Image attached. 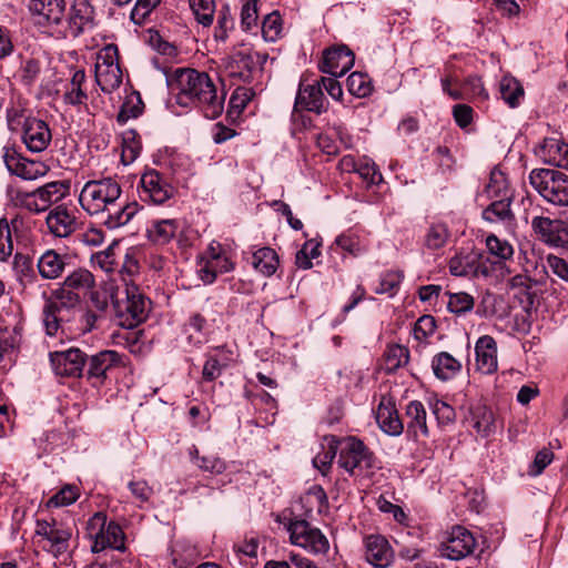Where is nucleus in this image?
Returning <instances> with one entry per match:
<instances>
[{"instance_id": "31", "label": "nucleus", "mask_w": 568, "mask_h": 568, "mask_svg": "<svg viewBox=\"0 0 568 568\" xmlns=\"http://www.w3.org/2000/svg\"><path fill=\"white\" fill-rule=\"evenodd\" d=\"M449 271L455 276H487L488 268L480 265L475 255H456L449 261Z\"/></svg>"}, {"instance_id": "29", "label": "nucleus", "mask_w": 568, "mask_h": 568, "mask_svg": "<svg viewBox=\"0 0 568 568\" xmlns=\"http://www.w3.org/2000/svg\"><path fill=\"white\" fill-rule=\"evenodd\" d=\"M376 422L381 429L390 436H399L404 430V425L398 416L394 403L383 398L376 409Z\"/></svg>"}, {"instance_id": "60", "label": "nucleus", "mask_w": 568, "mask_h": 568, "mask_svg": "<svg viewBox=\"0 0 568 568\" xmlns=\"http://www.w3.org/2000/svg\"><path fill=\"white\" fill-rule=\"evenodd\" d=\"M486 246L490 254L501 260H509L514 254L513 246L506 240H500L494 234L487 236Z\"/></svg>"}, {"instance_id": "28", "label": "nucleus", "mask_w": 568, "mask_h": 568, "mask_svg": "<svg viewBox=\"0 0 568 568\" xmlns=\"http://www.w3.org/2000/svg\"><path fill=\"white\" fill-rule=\"evenodd\" d=\"M139 211L136 202L116 201L105 209L102 215V223L109 229L114 230L126 225Z\"/></svg>"}, {"instance_id": "13", "label": "nucleus", "mask_w": 568, "mask_h": 568, "mask_svg": "<svg viewBox=\"0 0 568 568\" xmlns=\"http://www.w3.org/2000/svg\"><path fill=\"white\" fill-rule=\"evenodd\" d=\"M87 353L70 347L50 353V363L55 375L63 377H83Z\"/></svg>"}, {"instance_id": "54", "label": "nucleus", "mask_w": 568, "mask_h": 568, "mask_svg": "<svg viewBox=\"0 0 568 568\" xmlns=\"http://www.w3.org/2000/svg\"><path fill=\"white\" fill-rule=\"evenodd\" d=\"M541 266L547 274L551 272L554 275L568 283V262L566 260L554 254H548L541 260Z\"/></svg>"}, {"instance_id": "46", "label": "nucleus", "mask_w": 568, "mask_h": 568, "mask_svg": "<svg viewBox=\"0 0 568 568\" xmlns=\"http://www.w3.org/2000/svg\"><path fill=\"white\" fill-rule=\"evenodd\" d=\"M325 440L327 443V448L324 452L318 453L313 458L314 467L317 468L323 475H327L334 458L336 457L337 453L339 454V439L336 436H326Z\"/></svg>"}, {"instance_id": "6", "label": "nucleus", "mask_w": 568, "mask_h": 568, "mask_svg": "<svg viewBox=\"0 0 568 568\" xmlns=\"http://www.w3.org/2000/svg\"><path fill=\"white\" fill-rule=\"evenodd\" d=\"M113 305L118 325L133 328L146 320L151 302L132 285L125 287L124 297L118 296Z\"/></svg>"}, {"instance_id": "33", "label": "nucleus", "mask_w": 568, "mask_h": 568, "mask_svg": "<svg viewBox=\"0 0 568 568\" xmlns=\"http://www.w3.org/2000/svg\"><path fill=\"white\" fill-rule=\"evenodd\" d=\"M88 536L92 540V552H101L109 548L110 541L106 535V517L102 513L94 514L88 521Z\"/></svg>"}, {"instance_id": "25", "label": "nucleus", "mask_w": 568, "mask_h": 568, "mask_svg": "<svg viewBox=\"0 0 568 568\" xmlns=\"http://www.w3.org/2000/svg\"><path fill=\"white\" fill-rule=\"evenodd\" d=\"M476 368L483 374H493L498 368L497 345L489 335L480 336L475 344Z\"/></svg>"}, {"instance_id": "32", "label": "nucleus", "mask_w": 568, "mask_h": 568, "mask_svg": "<svg viewBox=\"0 0 568 568\" xmlns=\"http://www.w3.org/2000/svg\"><path fill=\"white\" fill-rule=\"evenodd\" d=\"M426 409L422 402L412 400L406 406L407 433L417 438L419 435L427 437L429 432L426 424Z\"/></svg>"}, {"instance_id": "16", "label": "nucleus", "mask_w": 568, "mask_h": 568, "mask_svg": "<svg viewBox=\"0 0 568 568\" xmlns=\"http://www.w3.org/2000/svg\"><path fill=\"white\" fill-rule=\"evenodd\" d=\"M233 267L234 264L226 254L210 245L205 252V258L200 261L196 272L204 284H212L217 274L227 273Z\"/></svg>"}, {"instance_id": "5", "label": "nucleus", "mask_w": 568, "mask_h": 568, "mask_svg": "<svg viewBox=\"0 0 568 568\" xmlns=\"http://www.w3.org/2000/svg\"><path fill=\"white\" fill-rule=\"evenodd\" d=\"M532 189L548 203L568 206V175L556 169L539 168L529 173Z\"/></svg>"}, {"instance_id": "7", "label": "nucleus", "mask_w": 568, "mask_h": 568, "mask_svg": "<svg viewBox=\"0 0 568 568\" xmlns=\"http://www.w3.org/2000/svg\"><path fill=\"white\" fill-rule=\"evenodd\" d=\"M287 530L291 542L305 549L307 552L320 556L329 550L327 537L317 527L312 526L305 519L291 520Z\"/></svg>"}, {"instance_id": "30", "label": "nucleus", "mask_w": 568, "mask_h": 568, "mask_svg": "<svg viewBox=\"0 0 568 568\" xmlns=\"http://www.w3.org/2000/svg\"><path fill=\"white\" fill-rule=\"evenodd\" d=\"M232 353L223 347H217L206 355V361L202 371V378L205 382H213L222 375V372L229 367Z\"/></svg>"}, {"instance_id": "18", "label": "nucleus", "mask_w": 568, "mask_h": 568, "mask_svg": "<svg viewBox=\"0 0 568 568\" xmlns=\"http://www.w3.org/2000/svg\"><path fill=\"white\" fill-rule=\"evenodd\" d=\"M29 11L36 24L42 27L59 26L64 17V0H29Z\"/></svg>"}, {"instance_id": "57", "label": "nucleus", "mask_w": 568, "mask_h": 568, "mask_svg": "<svg viewBox=\"0 0 568 568\" xmlns=\"http://www.w3.org/2000/svg\"><path fill=\"white\" fill-rule=\"evenodd\" d=\"M13 251L10 223L7 217L0 219V261L6 262Z\"/></svg>"}, {"instance_id": "36", "label": "nucleus", "mask_w": 568, "mask_h": 568, "mask_svg": "<svg viewBox=\"0 0 568 568\" xmlns=\"http://www.w3.org/2000/svg\"><path fill=\"white\" fill-rule=\"evenodd\" d=\"M462 363L448 352H440L433 357L432 369L440 381L454 378L462 371Z\"/></svg>"}, {"instance_id": "38", "label": "nucleus", "mask_w": 568, "mask_h": 568, "mask_svg": "<svg viewBox=\"0 0 568 568\" xmlns=\"http://www.w3.org/2000/svg\"><path fill=\"white\" fill-rule=\"evenodd\" d=\"M255 58L258 59V53H252L246 51H237L231 57V61L227 65L230 75L239 77L243 81H247L251 77V72L255 65Z\"/></svg>"}, {"instance_id": "9", "label": "nucleus", "mask_w": 568, "mask_h": 568, "mask_svg": "<svg viewBox=\"0 0 568 568\" xmlns=\"http://www.w3.org/2000/svg\"><path fill=\"white\" fill-rule=\"evenodd\" d=\"M138 190L141 201L154 205L166 203L176 193L168 178L154 169L146 170L141 175Z\"/></svg>"}, {"instance_id": "12", "label": "nucleus", "mask_w": 568, "mask_h": 568, "mask_svg": "<svg viewBox=\"0 0 568 568\" xmlns=\"http://www.w3.org/2000/svg\"><path fill=\"white\" fill-rule=\"evenodd\" d=\"M476 540L473 534L464 527H453L447 538L439 545L440 557L450 560H460L473 554Z\"/></svg>"}, {"instance_id": "42", "label": "nucleus", "mask_w": 568, "mask_h": 568, "mask_svg": "<svg viewBox=\"0 0 568 568\" xmlns=\"http://www.w3.org/2000/svg\"><path fill=\"white\" fill-rule=\"evenodd\" d=\"M178 230V220L154 221L148 230L149 239L159 245H164L175 237Z\"/></svg>"}, {"instance_id": "49", "label": "nucleus", "mask_w": 568, "mask_h": 568, "mask_svg": "<svg viewBox=\"0 0 568 568\" xmlns=\"http://www.w3.org/2000/svg\"><path fill=\"white\" fill-rule=\"evenodd\" d=\"M190 7L196 21L203 27H210L214 20V0H190Z\"/></svg>"}, {"instance_id": "11", "label": "nucleus", "mask_w": 568, "mask_h": 568, "mask_svg": "<svg viewBox=\"0 0 568 568\" xmlns=\"http://www.w3.org/2000/svg\"><path fill=\"white\" fill-rule=\"evenodd\" d=\"M2 158L9 172L23 180L32 181L44 176L50 170L44 162L28 159L13 148H4Z\"/></svg>"}, {"instance_id": "1", "label": "nucleus", "mask_w": 568, "mask_h": 568, "mask_svg": "<svg viewBox=\"0 0 568 568\" xmlns=\"http://www.w3.org/2000/svg\"><path fill=\"white\" fill-rule=\"evenodd\" d=\"M174 90L178 104L199 108L207 119L219 118L224 110L225 93H217L206 72L178 69L174 74Z\"/></svg>"}, {"instance_id": "61", "label": "nucleus", "mask_w": 568, "mask_h": 568, "mask_svg": "<svg viewBox=\"0 0 568 568\" xmlns=\"http://www.w3.org/2000/svg\"><path fill=\"white\" fill-rule=\"evenodd\" d=\"M79 497L78 488L72 485H67L54 494L49 500V507H62L73 504Z\"/></svg>"}, {"instance_id": "43", "label": "nucleus", "mask_w": 568, "mask_h": 568, "mask_svg": "<svg viewBox=\"0 0 568 568\" xmlns=\"http://www.w3.org/2000/svg\"><path fill=\"white\" fill-rule=\"evenodd\" d=\"M253 267L264 276L273 275L278 265V256L271 247H261L252 254Z\"/></svg>"}, {"instance_id": "4", "label": "nucleus", "mask_w": 568, "mask_h": 568, "mask_svg": "<svg viewBox=\"0 0 568 568\" xmlns=\"http://www.w3.org/2000/svg\"><path fill=\"white\" fill-rule=\"evenodd\" d=\"M122 194L120 184L112 178L88 181L79 195L81 207L90 215L104 213L109 205L119 201Z\"/></svg>"}, {"instance_id": "53", "label": "nucleus", "mask_w": 568, "mask_h": 568, "mask_svg": "<svg viewBox=\"0 0 568 568\" xmlns=\"http://www.w3.org/2000/svg\"><path fill=\"white\" fill-rule=\"evenodd\" d=\"M403 274L397 271H389L381 275L378 285L375 287L376 294L395 295L402 282Z\"/></svg>"}, {"instance_id": "26", "label": "nucleus", "mask_w": 568, "mask_h": 568, "mask_svg": "<svg viewBox=\"0 0 568 568\" xmlns=\"http://www.w3.org/2000/svg\"><path fill=\"white\" fill-rule=\"evenodd\" d=\"M47 226L55 237H68L78 226L77 219L63 205L53 207L45 217Z\"/></svg>"}, {"instance_id": "39", "label": "nucleus", "mask_w": 568, "mask_h": 568, "mask_svg": "<svg viewBox=\"0 0 568 568\" xmlns=\"http://www.w3.org/2000/svg\"><path fill=\"white\" fill-rule=\"evenodd\" d=\"M94 286L92 273L85 268L78 267L72 270L63 280L58 288H64L69 293L85 292Z\"/></svg>"}, {"instance_id": "41", "label": "nucleus", "mask_w": 568, "mask_h": 568, "mask_svg": "<svg viewBox=\"0 0 568 568\" xmlns=\"http://www.w3.org/2000/svg\"><path fill=\"white\" fill-rule=\"evenodd\" d=\"M500 98L510 108H517L524 99V88L521 83L511 75H504L499 81Z\"/></svg>"}, {"instance_id": "19", "label": "nucleus", "mask_w": 568, "mask_h": 568, "mask_svg": "<svg viewBox=\"0 0 568 568\" xmlns=\"http://www.w3.org/2000/svg\"><path fill=\"white\" fill-rule=\"evenodd\" d=\"M531 229L538 240L548 245L559 247L567 242L568 232L561 220L535 216L531 220Z\"/></svg>"}, {"instance_id": "22", "label": "nucleus", "mask_w": 568, "mask_h": 568, "mask_svg": "<svg viewBox=\"0 0 568 568\" xmlns=\"http://www.w3.org/2000/svg\"><path fill=\"white\" fill-rule=\"evenodd\" d=\"M72 260V256L67 253L49 248L38 260V272L44 280H57L70 267Z\"/></svg>"}, {"instance_id": "58", "label": "nucleus", "mask_w": 568, "mask_h": 568, "mask_svg": "<svg viewBox=\"0 0 568 568\" xmlns=\"http://www.w3.org/2000/svg\"><path fill=\"white\" fill-rule=\"evenodd\" d=\"M257 0H245L241 8V27L244 31H252L257 27Z\"/></svg>"}, {"instance_id": "64", "label": "nucleus", "mask_w": 568, "mask_h": 568, "mask_svg": "<svg viewBox=\"0 0 568 568\" xmlns=\"http://www.w3.org/2000/svg\"><path fill=\"white\" fill-rule=\"evenodd\" d=\"M335 244L344 252L349 253L353 256H358L364 252L361 246L359 240L352 233H343L336 237Z\"/></svg>"}, {"instance_id": "17", "label": "nucleus", "mask_w": 568, "mask_h": 568, "mask_svg": "<svg viewBox=\"0 0 568 568\" xmlns=\"http://www.w3.org/2000/svg\"><path fill=\"white\" fill-rule=\"evenodd\" d=\"M12 270L14 276L21 286L22 294H32L38 291H42V295L45 296L43 284L40 282L34 267L33 260L31 256L23 253H16L13 256Z\"/></svg>"}, {"instance_id": "62", "label": "nucleus", "mask_w": 568, "mask_h": 568, "mask_svg": "<svg viewBox=\"0 0 568 568\" xmlns=\"http://www.w3.org/2000/svg\"><path fill=\"white\" fill-rule=\"evenodd\" d=\"M161 0H138L131 11V20L135 24H143L150 13L159 6Z\"/></svg>"}, {"instance_id": "27", "label": "nucleus", "mask_w": 568, "mask_h": 568, "mask_svg": "<svg viewBox=\"0 0 568 568\" xmlns=\"http://www.w3.org/2000/svg\"><path fill=\"white\" fill-rule=\"evenodd\" d=\"M537 155L547 164L568 170V143L560 139H544Z\"/></svg>"}, {"instance_id": "3", "label": "nucleus", "mask_w": 568, "mask_h": 568, "mask_svg": "<svg viewBox=\"0 0 568 568\" xmlns=\"http://www.w3.org/2000/svg\"><path fill=\"white\" fill-rule=\"evenodd\" d=\"M337 465L352 477H368L379 468L374 453L355 436L339 440Z\"/></svg>"}, {"instance_id": "56", "label": "nucleus", "mask_w": 568, "mask_h": 568, "mask_svg": "<svg viewBox=\"0 0 568 568\" xmlns=\"http://www.w3.org/2000/svg\"><path fill=\"white\" fill-rule=\"evenodd\" d=\"M347 88L351 94L357 98H365L371 94L372 85L367 77L359 72H353L347 78Z\"/></svg>"}, {"instance_id": "35", "label": "nucleus", "mask_w": 568, "mask_h": 568, "mask_svg": "<svg viewBox=\"0 0 568 568\" xmlns=\"http://www.w3.org/2000/svg\"><path fill=\"white\" fill-rule=\"evenodd\" d=\"M469 420L481 437H488L495 432L494 413L486 405H474L469 408Z\"/></svg>"}, {"instance_id": "47", "label": "nucleus", "mask_w": 568, "mask_h": 568, "mask_svg": "<svg viewBox=\"0 0 568 568\" xmlns=\"http://www.w3.org/2000/svg\"><path fill=\"white\" fill-rule=\"evenodd\" d=\"M384 364L383 367L387 373H394L399 367L406 365L409 359V351L408 348L395 344L389 345L384 353Z\"/></svg>"}, {"instance_id": "51", "label": "nucleus", "mask_w": 568, "mask_h": 568, "mask_svg": "<svg viewBox=\"0 0 568 568\" xmlns=\"http://www.w3.org/2000/svg\"><path fill=\"white\" fill-rule=\"evenodd\" d=\"M449 237V231L444 223H434L429 226L425 235V245L429 250H438L445 246Z\"/></svg>"}, {"instance_id": "23", "label": "nucleus", "mask_w": 568, "mask_h": 568, "mask_svg": "<svg viewBox=\"0 0 568 568\" xmlns=\"http://www.w3.org/2000/svg\"><path fill=\"white\" fill-rule=\"evenodd\" d=\"M365 559L375 568H387L394 559L392 547L387 539L379 535L365 538Z\"/></svg>"}, {"instance_id": "8", "label": "nucleus", "mask_w": 568, "mask_h": 568, "mask_svg": "<svg viewBox=\"0 0 568 568\" xmlns=\"http://www.w3.org/2000/svg\"><path fill=\"white\" fill-rule=\"evenodd\" d=\"M95 81L103 92L111 93L122 83V71L118 62V48L105 45L98 54Z\"/></svg>"}, {"instance_id": "40", "label": "nucleus", "mask_w": 568, "mask_h": 568, "mask_svg": "<svg viewBox=\"0 0 568 568\" xmlns=\"http://www.w3.org/2000/svg\"><path fill=\"white\" fill-rule=\"evenodd\" d=\"M17 59L20 65L13 77H17L24 85H32L41 72L40 61L30 54L23 53H19Z\"/></svg>"}, {"instance_id": "63", "label": "nucleus", "mask_w": 568, "mask_h": 568, "mask_svg": "<svg viewBox=\"0 0 568 568\" xmlns=\"http://www.w3.org/2000/svg\"><path fill=\"white\" fill-rule=\"evenodd\" d=\"M18 199L20 205L32 213H41L49 209L47 202H44L43 204L41 197L38 196L36 190L32 192L19 193Z\"/></svg>"}, {"instance_id": "50", "label": "nucleus", "mask_w": 568, "mask_h": 568, "mask_svg": "<svg viewBox=\"0 0 568 568\" xmlns=\"http://www.w3.org/2000/svg\"><path fill=\"white\" fill-rule=\"evenodd\" d=\"M446 295L448 296L447 307L449 312L456 315L466 314L470 312L474 307V297L466 292H447Z\"/></svg>"}, {"instance_id": "24", "label": "nucleus", "mask_w": 568, "mask_h": 568, "mask_svg": "<svg viewBox=\"0 0 568 568\" xmlns=\"http://www.w3.org/2000/svg\"><path fill=\"white\" fill-rule=\"evenodd\" d=\"M68 27L72 37H79L94 27V9L89 0H74Z\"/></svg>"}, {"instance_id": "45", "label": "nucleus", "mask_w": 568, "mask_h": 568, "mask_svg": "<svg viewBox=\"0 0 568 568\" xmlns=\"http://www.w3.org/2000/svg\"><path fill=\"white\" fill-rule=\"evenodd\" d=\"M85 82V73L83 70H77L69 84L65 87V92L63 94V100L65 103L71 105H81L85 103L88 95L82 89L83 83Z\"/></svg>"}, {"instance_id": "34", "label": "nucleus", "mask_w": 568, "mask_h": 568, "mask_svg": "<svg viewBox=\"0 0 568 568\" xmlns=\"http://www.w3.org/2000/svg\"><path fill=\"white\" fill-rule=\"evenodd\" d=\"M493 200L494 201L483 211V219L489 223L511 224L515 220V215L510 209L511 197Z\"/></svg>"}, {"instance_id": "10", "label": "nucleus", "mask_w": 568, "mask_h": 568, "mask_svg": "<svg viewBox=\"0 0 568 568\" xmlns=\"http://www.w3.org/2000/svg\"><path fill=\"white\" fill-rule=\"evenodd\" d=\"M121 355L112 349L87 354L83 376L93 387H101L106 383L109 373L121 365Z\"/></svg>"}, {"instance_id": "14", "label": "nucleus", "mask_w": 568, "mask_h": 568, "mask_svg": "<svg viewBox=\"0 0 568 568\" xmlns=\"http://www.w3.org/2000/svg\"><path fill=\"white\" fill-rule=\"evenodd\" d=\"M36 535L47 540L48 546L43 547L47 551L59 557L68 551L72 532L70 528L57 521L38 520Z\"/></svg>"}, {"instance_id": "44", "label": "nucleus", "mask_w": 568, "mask_h": 568, "mask_svg": "<svg viewBox=\"0 0 568 568\" xmlns=\"http://www.w3.org/2000/svg\"><path fill=\"white\" fill-rule=\"evenodd\" d=\"M38 196L41 197L42 202H47L50 207L53 204L63 200L70 192L69 181H53L45 183L42 186L36 189Z\"/></svg>"}, {"instance_id": "59", "label": "nucleus", "mask_w": 568, "mask_h": 568, "mask_svg": "<svg viewBox=\"0 0 568 568\" xmlns=\"http://www.w3.org/2000/svg\"><path fill=\"white\" fill-rule=\"evenodd\" d=\"M433 414L440 426L453 424L456 419L455 409L442 399H434L430 403Z\"/></svg>"}, {"instance_id": "48", "label": "nucleus", "mask_w": 568, "mask_h": 568, "mask_svg": "<svg viewBox=\"0 0 568 568\" xmlns=\"http://www.w3.org/2000/svg\"><path fill=\"white\" fill-rule=\"evenodd\" d=\"M485 193L488 199L511 197L506 175L497 169H494L489 175V182L485 186Z\"/></svg>"}, {"instance_id": "52", "label": "nucleus", "mask_w": 568, "mask_h": 568, "mask_svg": "<svg viewBox=\"0 0 568 568\" xmlns=\"http://www.w3.org/2000/svg\"><path fill=\"white\" fill-rule=\"evenodd\" d=\"M234 28V19L227 4L222 6L217 11V21L214 29V39L224 42L229 37V31Z\"/></svg>"}, {"instance_id": "20", "label": "nucleus", "mask_w": 568, "mask_h": 568, "mask_svg": "<svg viewBox=\"0 0 568 568\" xmlns=\"http://www.w3.org/2000/svg\"><path fill=\"white\" fill-rule=\"evenodd\" d=\"M355 55L346 45L333 47L324 51L321 70L333 77H343L354 65Z\"/></svg>"}, {"instance_id": "2", "label": "nucleus", "mask_w": 568, "mask_h": 568, "mask_svg": "<svg viewBox=\"0 0 568 568\" xmlns=\"http://www.w3.org/2000/svg\"><path fill=\"white\" fill-rule=\"evenodd\" d=\"M82 305L79 293H69L64 288H57L47 300L42 311V322L47 335L55 336L59 329H73L77 314Z\"/></svg>"}, {"instance_id": "15", "label": "nucleus", "mask_w": 568, "mask_h": 568, "mask_svg": "<svg viewBox=\"0 0 568 568\" xmlns=\"http://www.w3.org/2000/svg\"><path fill=\"white\" fill-rule=\"evenodd\" d=\"M21 139L26 148L33 153L47 150L52 140L49 124L38 118H27L22 123Z\"/></svg>"}, {"instance_id": "55", "label": "nucleus", "mask_w": 568, "mask_h": 568, "mask_svg": "<svg viewBox=\"0 0 568 568\" xmlns=\"http://www.w3.org/2000/svg\"><path fill=\"white\" fill-rule=\"evenodd\" d=\"M261 31L264 40L267 42H274L278 38L282 31V19L278 12L274 11L265 16L262 21Z\"/></svg>"}, {"instance_id": "21", "label": "nucleus", "mask_w": 568, "mask_h": 568, "mask_svg": "<svg viewBox=\"0 0 568 568\" xmlns=\"http://www.w3.org/2000/svg\"><path fill=\"white\" fill-rule=\"evenodd\" d=\"M327 100L322 91L320 81L313 83L301 82L295 99V109L307 110L321 114L327 110Z\"/></svg>"}, {"instance_id": "37", "label": "nucleus", "mask_w": 568, "mask_h": 568, "mask_svg": "<svg viewBox=\"0 0 568 568\" xmlns=\"http://www.w3.org/2000/svg\"><path fill=\"white\" fill-rule=\"evenodd\" d=\"M95 306L97 310H90L81 305L80 312L77 314V322L73 323L74 329L85 333L98 327V324L104 318L103 312L108 307V302H98Z\"/></svg>"}]
</instances>
